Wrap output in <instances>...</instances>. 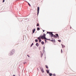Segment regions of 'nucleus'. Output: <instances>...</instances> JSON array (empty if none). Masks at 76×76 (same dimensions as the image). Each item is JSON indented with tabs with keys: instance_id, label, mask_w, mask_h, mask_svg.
Returning <instances> with one entry per match:
<instances>
[{
	"instance_id": "c756f323",
	"label": "nucleus",
	"mask_w": 76,
	"mask_h": 76,
	"mask_svg": "<svg viewBox=\"0 0 76 76\" xmlns=\"http://www.w3.org/2000/svg\"><path fill=\"white\" fill-rule=\"evenodd\" d=\"M66 54H67V53H66V54H65V55H66Z\"/></svg>"
},
{
	"instance_id": "9d476101",
	"label": "nucleus",
	"mask_w": 76,
	"mask_h": 76,
	"mask_svg": "<svg viewBox=\"0 0 76 76\" xmlns=\"http://www.w3.org/2000/svg\"><path fill=\"white\" fill-rule=\"evenodd\" d=\"M37 31H39V30H40V28L39 27H38L37 29Z\"/></svg>"
},
{
	"instance_id": "4be33fe9",
	"label": "nucleus",
	"mask_w": 76,
	"mask_h": 76,
	"mask_svg": "<svg viewBox=\"0 0 76 76\" xmlns=\"http://www.w3.org/2000/svg\"><path fill=\"white\" fill-rule=\"evenodd\" d=\"M61 53H63V50H62V49H61Z\"/></svg>"
},
{
	"instance_id": "6e6552de",
	"label": "nucleus",
	"mask_w": 76,
	"mask_h": 76,
	"mask_svg": "<svg viewBox=\"0 0 76 76\" xmlns=\"http://www.w3.org/2000/svg\"><path fill=\"white\" fill-rule=\"evenodd\" d=\"M52 37H54V38H57V36L55 35H53L52 36Z\"/></svg>"
},
{
	"instance_id": "f03ea898",
	"label": "nucleus",
	"mask_w": 76,
	"mask_h": 76,
	"mask_svg": "<svg viewBox=\"0 0 76 76\" xmlns=\"http://www.w3.org/2000/svg\"><path fill=\"white\" fill-rule=\"evenodd\" d=\"M47 34H49L51 35V37H52L53 35V34L52 32H47Z\"/></svg>"
},
{
	"instance_id": "b1692460",
	"label": "nucleus",
	"mask_w": 76,
	"mask_h": 76,
	"mask_svg": "<svg viewBox=\"0 0 76 76\" xmlns=\"http://www.w3.org/2000/svg\"><path fill=\"white\" fill-rule=\"evenodd\" d=\"M40 38H41V37L40 38V37H38V38H37V39H40Z\"/></svg>"
},
{
	"instance_id": "c85d7f7f",
	"label": "nucleus",
	"mask_w": 76,
	"mask_h": 76,
	"mask_svg": "<svg viewBox=\"0 0 76 76\" xmlns=\"http://www.w3.org/2000/svg\"><path fill=\"white\" fill-rule=\"evenodd\" d=\"M43 32H44V30H43Z\"/></svg>"
},
{
	"instance_id": "4468645a",
	"label": "nucleus",
	"mask_w": 76,
	"mask_h": 76,
	"mask_svg": "<svg viewBox=\"0 0 76 76\" xmlns=\"http://www.w3.org/2000/svg\"><path fill=\"white\" fill-rule=\"evenodd\" d=\"M52 75H53V74H52V73H49V75L50 76H52Z\"/></svg>"
},
{
	"instance_id": "9b49d317",
	"label": "nucleus",
	"mask_w": 76,
	"mask_h": 76,
	"mask_svg": "<svg viewBox=\"0 0 76 76\" xmlns=\"http://www.w3.org/2000/svg\"><path fill=\"white\" fill-rule=\"evenodd\" d=\"M49 71H50V70H46V72H47V73H48H48H49Z\"/></svg>"
},
{
	"instance_id": "bb28decb",
	"label": "nucleus",
	"mask_w": 76,
	"mask_h": 76,
	"mask_svg": "<svg viewBox=\"0 0 76 76\" xmlns=\"http://www.w3.org/2000/svg\"><path fill=\"white\" fill-rule=\"evenodd\" d=\"M4 0H3V2L4 3Z\"/></svg>"
},
{
	"instance_id": "7ed1b4c3",
	"label": "nucleus",
	"mask_w": 76,
	"mask_h": 76,
	"mask_svg": "<svg viewBox=\"0 0 76 76\" xmlns=\"http://www.w3.org/2000/svg\"><path fill=\"white\" fill-rule=\"evenodd\" d=\"M39 7H37V15L39 14Z\"/></svg>"
},
{
	"instance_id": "f257e3e1",
	"label": "nucleus",
	"mask_w": 76,
	"mask_h": 76,
	"mask_svg": "<svg viewBox=\"0 0 76 76\" xmlns=\"http://www.w3.org/2000/svg\"><path fill=\"white\" fill-rule=\"evenodd\" d=\"M40 37H41V39H46L47 40H50V39L46 38V37H45V35L44 34L43 36H40Z\"/></svg>"
},
{
	"instance_id": "6ab92c4d",
	"label": "nucleus",
	"mask_w": 76,
	"mask_h": 76,
	"mask_svg": "<svg viewBox=\"0 0 76 76\" xmlns=\"http://www.w3.org/2000/svg\"><path fill=\"white\" fill-rule=\"evenodd\" d=\"M56 36H58V34H56Z\"/></svg>"
},
{
	"instance_id": "a211bd4d",
	"label": "nucleus",
	"mask_w": 76,
	"mask_h": 76,
	"mask_svg": "<svg viewBox=\"0 0 76 76\" xmlns=\"http://www.w3.org/2000/svg\"><path fill=\"white\" fill-rule=\"evenodd\" d=\"M39 26V23H37V26Z\"/></svg>"
},
{
	"instance_id": "f3484780",
	"label": "nucleus",
	"mask_w": 76,
	"mask_h": 76,
	"mask_svg": "<svg viewBox=\"0 0 76 76\" xmlns=\"http://www.w3.org/2000/svg\"><path fill=\"white\" fill-rule=\"evenodd\" d=\"M45 66L46 68H47V69H48V66L47 65H46Z\"/></svg>"
},
{
	"instance_id": "2f4dec72",
	"label": "nucleus",
	"mask_w": 76,
	"mask_h": 76,
	"mask_svg": "<svg viewBox=\"0 0 76 76\" xmlns=\"http://www.w3.org/2000/svg\"><path fill=\"white\" fill-rule=\"evenodd\" d=\"M24 64H25V63H24Z\"/></svg>"
},
{
	"instance_id": "f8f14e48",
	"label": "nucleus",
	"mask_w": 76,
	"mask_h": 76,
	"mask_svg": "<svg viewBox=\"0 0 76 76\" xmlns=\"http://www.w3.org/2000/svg\"><path fill=\"white\" fill-rule=\"evenodd\" d=\"M41 44H42V45H44V42H42Z\"/></svg>"
},
{
	"instance_id": "412c9836",
	"label": "nucleus",
	"mask_w": 76,
	"mask_h": 76,
	"mask_svg": "<svg viewBox=\"0 0 76 76\" xmlns=\"http://www.w3.org/2000/svg\"><path fill=\"white\" fill-rule=\"evenodd\" d=\"M28 3V5L30 6H31V5L30 4H29V3L28 2H27Z\"/></svg>"
},
{
	"instance_id": "ddd939ff",
	"label": "nucleus",
	"mask_w": 76,
	"mask_h": 76,
	"mask_svg": "<svg viewBox=\"0 0 76 76\" xmlns=\"http://www.w3.org/2000/svg\"><path fill=\"white\" fill-rule=\"evenodd\" d=\"M40 53L41 54H42L41 56V57H42V56L43 55V54H42V52H40Z\"/></svg>"
},
{
	"instance_id": "0eeeda50",
	"label": "nucleus",
	"mask_w": 76,
	"mask_h": 76,
	"mask_svg": "<svg viewBox=\"0 0 76 76\" xmlns=\"http://www.w3.org/2000/svg\"><path fill=\"white\" fill-rule=\"evenodd\" d=\"M41 70H42V73H44V69H43L42 68L41 69Z\"/></svg>"
},
{
	"instance_id": "423d86ee",
	"label": "nucleus",
	"mask_w": 76,
	"mask_h": 76,
	"mask_svg": "<svg viewBox=\"0 0 76 76\" xmlns=\"http://www.w3.org/2000/svg\"><path fill=\"white\" fill-rule=\"evenodd\" d=\"M33 33H34L35 32V29L34 28L33 30H32Z\"/></svg>"
},
{
	"instance_id": "393cba45",
	"label": "nucleus",
	"mask_w": 76,
	"mask_h": 76,
	"mask_svg": "<svg viewBox=\"0 0 76 76\" xmlns=\"http://www.w3.org/2000/svg\"><path fill=\"white\" fill-rule=\"evenodd\" d=\"M58 41H59V42H61V40H58Z\"/></svg>"
},
{
	"instance_id": "39448f33",
	"label": "nucleus",
	"mask_w": 76,
	"mask_h": 76,
	"mask_svg": "<svg viewBox=\"0 0 76 76\" xmlns=\"http://www.w3.org/2000/svg\"><path fill=\"white\" fill-rule=\"evenodd\" d=\"M36 45L37 47H38V46H39V44H38V43H37L36 44Z\"/></svg>"
},
{
	"instance_id": "dca6fc26",
	"label": "nucleus",
	"mask_w": 76,
	"mask_h": 76,
	"mask_svg": "<svg viewBox=\"0 0 76 76\" xmlns=\"http://www.w3.org/2000/svg\"><path fill=\"white\" fill-rule=\"evenodd\" d=\"M39 42H41V39H39Z\"/></svg>"
},
{
	"instance_id": "20e7f679",
	"label": "nucleus",
	"mask_w": 76,
	"mask_h": 76,
	"mask_svg": "<svg viewBox=\"0 0 76 76\" xmlns=\"http://www.w3.org/2000/svg\"><path fill=\"white\" fill-rule=\"evenodd\" d=\"M13 52L14 53V52H15V51H13V50H12V52L10 53V55H12V54H13V53H12Z\"/></svg>"
},
{
	"instance_id": "cd10ccee",
	"label": "nucleus",
	"mask_w": 76,
	"mask_h": 76,
	"mask_svg": "<svg viewBox=\"0 0 76 76\" xmlns=\"http://www.w3.org/2000/svg\"><path fill=\"white\" fill-rule=\"evenodd\" d=\"M45 42H46V41H46V39H45Z\"/></svg>"
},
{
	"instance_id": "7c9ffc66",
	"label": "nucleus",
	"mask_w": 76,
	"mask_h": 76,
	"mask_svg": "<svg viewBox=\"0 0 76 76\" xmlns=\"http://www.w3.org/2000/svg\"><path fill=\"white\" fill-rule=\"evenodd\" d=\"M25 63H26L25 62Z\"/></svg>"
},
{
	"instance_id": "aec40b11",
	"label": "nucleus",
	"mask_w": 76,
	"mask_h": 76,
	"mask_svg": "<svg viewBox=\"0 0 76 76\" xmlns=\"http://www.w3.org/2000/svg\"><path fill=\"white\" fill-rule=\"evenodd\" d=\"M34 45V43H32L31 45V47H32V45Z\"/></svg>"
},
{
	"instance_id": "2eb2a0df",
	"label": "nucleus",
	"mask_w": 76,
	"mask_h": 76,
	"mask_svg": "<svg viewBox=\"0 0 76 76\" xmlns=\"http://www.w3.org/2000/svg\"><path fill=\"white\" fill-rule=\"evenodd\" d=\"M35 41L36 42H38V39H36L35 40Z\"/></svg>"
},
{
	"instance_id": "5701e85b",
	"label": "nucleus",
	"mask_w": 76,
	"mask_h": 76,
	"mask_svg": "<svg viewBox=\"0 0 76 76\" xmlns=\"http://www.w3.org/2000/svg\"><path fill=\"white\" fill-rule=\"evenodd\" d=\"M53 76H56V74H53Z\"/></svg>"
},
{
	"instance_id": "a878e982",
	"label": "nucleus",
	"mask_w": 76,
	"mask_h": 76,
	"mask_svg": "<svg viewBox=\"0 0 76 76\" xmlns=\"http://www.w3.org/2000/svg\"><path fill=\"white\" fill-rule=\"evenodd\" d=\"M27 56H28V57H29V58L30 57V56H29L28 55H27Z\"/></svg>"
},
{
	"instance_id": "1a4fd4ad",
	"label": "nucleus",
	"mask_w": 76,
	"mask_h": 76,
	"mask_svg": "<svg viewBox=\"0 0 76 76\" xmlns=\"http://www.w3.org/2000/svg\"><path fill=\"white\" fill-rule=\"evenodd\" d=\"M61 45L62 48H64V47H65V46H64V45H63L62 44H61Z\"/></svg>"
}]
</instances>
